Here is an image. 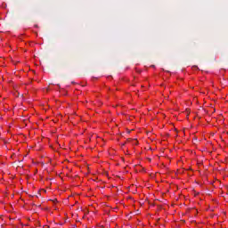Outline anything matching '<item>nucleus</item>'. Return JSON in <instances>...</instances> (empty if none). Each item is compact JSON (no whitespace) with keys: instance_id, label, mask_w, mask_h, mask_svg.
<instances>
[{"instance_id":"f257e3e1","label":"nucleus","mask_w":228,"mask_h":228,"mask_svg":"<svg viewBox=\"0 0 228 228\" xmlns=\"http://www.w3.org/2000/svg\"><path fill=\"white\" fill-rule=\"evenodd\" d=\"M192 69H193L194 70H196V69H199V68H198L197 66H193Z\"/></svg>"}]
</instances>
